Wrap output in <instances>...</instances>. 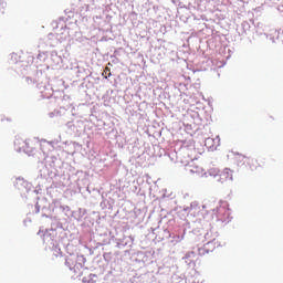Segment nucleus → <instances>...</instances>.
Returning <instances> with one entry per match:
<instances>
[{
  "mask_svg": "<svg viewBox=\"0 0 283 283\" xmlns=\"http://www.w3.org/2000/svg\"><path fill=\"white\" fill-rule=\"evenodd\" d=\"M177 238H178V241L180 242V241L182 240V238H185V237H181V238H180V237H177Z\"/></svg>",
  "mask_w": 283,
  "mask_h": 283,
  "instance_id": "9d476101",
  "label": "nucleus"
},
{
  "mask_svg": "<svg viewBox=\"0 0 283 283\" xmlns=\"http://www.w3.org/2000/svg\"><path fill=\"white\" fill-rule=\"evenodd\" d=\"M241 163H243V165H248V167H249V169H251V171H255V169H258V167H260L258 159L250 158L247 156L241 157Z\"/></svg>",
  "mask_w": 283,
  "mask_h": 283,
  "instance_id": "f03ea898",
  "label": "nucleus"
},
{
  "mask_svg": "<svg viewBox=\"0 0 283 283\" xmlns=\"http://www.w3.org/2000/svg\"><path fill=\"white\" fill-rule=\"evenodd\" d=\"M190 174H196L197 176H202V167L200 166H190L189 168Z\"/></svg>",
  "mask_w": 283,
  "mask_h": 283,
  "instance_id": "423d86ee",
  "label": "nucleus"
},
{
  "mask_svg": "<svg viewBox=\"0 0 283 283\" xmlns=\"http://www.w3.org/2000/svg\"><path fill=\"white\" fill-rule=\"evenodd\" d=\"M211 235H212L211 232L206 233V235H205L206 240H209L211 238Z\"/></svg>",
  "mask_w": 283,
  "mask_h": 283,
  "instance_id": "0eeeda50",
  "label": "nucleus"
},
{
  "mask_svg": "<svg viewBox=\"0 0 283 283\" xmlns=\"http://www.w3.org/2000/svg\"><path fill=\"white\" fill-rule=\"evenodd\" d=\"M14 145L19 149V151H25L28 149V147H30L29 144H28V140H25L21 137H18L14 140Z\"/></svg>",
  "mask_w": 283,
  "mask_h": 283,
  "instance_id": "20e7f679",
  "label": "nucleus"
},
{
  "mask_svg": "<svg viewBox=\"0 0 283 283\" xmlns=\"http://www.w3.org/2000/svg\"><path fill=\"white\" fill-rule=\"evenodd\" d=\"M187 155L190 160H198L200 158V153H198V149L196 148L188 149Z\"/></svg>",
  "mask_w": 283,
  "mask_h": 283,
  "instance_id": "39448f33",
  "label": "nucleus"
},
{
  "mask_svg": "<svg viewBox=\"0 0 283 283\" xmlns=\"http://www.w3.org/2000/svg\"><path fill=\"white\" fill-rule=\"evenodd\" d=\"M227 180H233V171L229 168H226L219 175L220 182H227Z\"/></svg>",
  "mask_w": 283,
  "mask_h": 283,
  "instance_id": "7ed1b4c3",
  "label": "nucleus"
},
{
  "mask_svg": "<svg viewBox=\"0 0 283 283\" xmlns=\"http://www.w3.org/2000/svg\"><path fill=\"white\" fill-rule=\"evenodd\" d=\"M216 247H220V244H218V241L216 238H213L211 241H208L199 251L201 255H205V253H213V251H216Z\"/></svg>",
  "mask_w": 283,
  "mask_h": 283,
  "instance_id": "f257e3e1",
  "label": "nucleus"
},
{
  "mask_svg": "<svg viewBox=\"0 0 283 283\" xmlns=\"http://www.w3.org/2000/svg\"><path fill=\"white\" fill-rule=\"evenodd\" d=\"M108 76H112V73H108Z\"/></svg>",
  "mask_w": 283,
  "mask_h": 283,
  "instance_id": "f8f14e48",
  "label": "nucleus"
},
{
  "mask_svg": "<svg viewBox=\"0 0 283 283\" xmlns=\"http://www.w3.org/2000/svg\"><path fill=\"white\" fill-rule=\"evenodd\" d=\"M207 143H213V139L208 138V139H207Z\"/></svg>",
  "mask_w": 283,
  "mask_h": 283,
  "instance_id": "6e6552de",
  "label": "nucleus"
},
{
  "mask_svg": "<svg viewBox=\"0 0 283 283\" xmlns=\"http://www.w3.org/2000/svg\"><path fill=\"white\" fill-rule=\"evenodd\" d=\"M104 72H109V67L106 66L105 70H104Z\"/></svg>",
  "mask_w": 283,
  "mask_h": 283,
  "instance_id": "1a4fd4ad",
  "label": "nucleus"
},
{
  "mask_svg": "<svg viewBox=\"0 0 283 283\" xmlns=\"http://www.w3.org/2000/svg\"><path fill=\"white\" fill-rule=\"evenodd\" d=\"M217 140H218V143H220V138L219 137H217Z\"/></svg>",
  "mask_w": 283,
  "mask_h": 283,
  "instance_id": "9b49d317",
  "label": "nucleus"
}]
</instances>
